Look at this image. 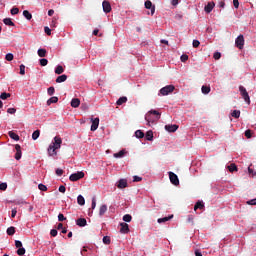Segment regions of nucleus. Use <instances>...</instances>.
I'll return each instance as SVG.
<instances>
[{"instance_id":"f257e3e1","label":"nucleus","mask_w":256,"mask_h":256,"mask_svg":"<svg viewBox=\"0 0 256 256\" xmlns=\"http://www.w3.org/2000/svg\"><path fill=\"white\" fill-rule=\"evenodd\" d=\"M61 143H63L61 137L55 136L54 142H52L48 147V154L50 155V157H53V155H57V149H61Z\"/></svg>"},{"instance_id":"f03ea898","label":"nucleus","mask_w":256,"mask_h":256,"mask_svg":"<svg viewBox=\"0 0 256 256\" xmlns=\"http://www.w3.org/2000/svg\"><path fill=\"white\" fill-rule=\"evenodd\" d=\"M161 119V113L157 110H150L145 115V121H147V125H151V123H157V121Z\"/></svg>"},{"instance_id":"7ed1b4c3","label":"nucleus","mask_w":256,"mask_h":256,"mask_svg":"<svg viewBox=\"0 0 256 256\" xmlns=\"http://www.w3.org/2000/svg\"><path fill=\"white\" fill-rule=\"evenodd\" d=\"M239 91H240L241 97H243L247 105H251V98L249 97V92H247V89L243 86H239Z\"/></svg>"},{"instance_id":"20e7f679","label":"nucleus","mask_w":256,"mask_h":256,"mask_svg":"<svg viewBox=\"0 0 256 256\" xmlns=\"http://www.w3.org/2000/svg\"><path fill=\"white\" fill-rule=\"evenodd\" d=\"M173 91H175V86L167 85L160 89V95H169L170 93H173Z\"/></svg>"},{"instance_id":"39448f33","label":"nucleus","mask_w":256,"mask_h":256,"mask_svg":"<svg viewBox=\"0 0 256 256\" xmlns=\"http://www.w3.org/2000/svg\"><path fill=\"white\" fill-rule=\"evenodd\" d=\"M235 46L238 49H243V47L245 46V38L243 37V35H239L236 40H235Z\"/></svg>"},{"instance_id":"423d86ee","label":"nucleus","mask_w":256,"mask_h":256,"mask_svg":"<svg viewBox=\"0 0 256 256\" xmlns=\"http://www.w3.org/2000/svg\"><path fill=\"white\" fill-rule=\"evenodd\" d=\"M85 177L84 172H76L70 175L69 179L70 181H79V179H83Z\"/></svg>"},{"instance_id":"0eeeda50","label":"nucleus","mask_w":256,"mask_h":256,"mask_svg":"<svg viewBox=\"0 0 256 256\" xmlns=\"http://www.w3.org/2000/svg\"><path fill=\"white\" fill-rule=\"evenodd\" d=\"M168 175L172 185H179V177L177 176V174H175L174 172H168Z\"/></svg>"},{"instance_id":"6e6552de","label":"nucleus","mask_w":256,"mask_h":256,"mask_svg":"<svg viewBox=\"0 0 256 256\" xmlns=\"http://www.w3.org/2000/svg\"><path fill=\"white\" fill-rule=\"evenodd\" d=\"M165 129L168 131V133H175V131H177V129H179V125L168 124V125H165Z\"/></svg>"},{"instance_id":"1a4fd4ad","label":"nucleus","mask_w":256,"mask_h":256,"mask_svg":"<svg viewBox=\"0 0 256 256\" xmlns=\"http://www.w3.org/2000/svg\"><path fill=\"white\" fill-rule=\"evenodd\" d=\"M120 233H123L124 235H127L129 233V224L122 222L120 223Z\"/></svg>"},{"instance_id":"9d476101","label":"nucleus","mask_w":256,"mask_h":256,"mask_svg":"<svg viewBox=\"0 0 256 256\" xmlns=\"http://www.w3.org/2000/svg\"><path fill=\"white\" fill-rule=\"evenodd\" d=\"M145 8L151 10V15H155V6L153 5V2L150 0H147L145 2Z\"/></svg>"},{"instance_id":"9b49d317","label":"nucleus","mask_w":256,"mask_h":256,"mask_svg":"<svg viewBox=\"0 0 256 256\" xmlns=\"http://www.w3.org/2000/svg\"><path fill=\"white\" fill-rule=\"evenodd\" d=\"M102 7L104 13H111V3H109V1H103Z\"/></svg>"},{"instance_id":"f8f14e48","label":"nucleus","mask_w":256,"mask_h":256,"mask_svg":"<svg viewBox=\"0 0 256 256\" xmlns=\"http://www.w3.org/2000/svg\"><path fill=\"white\" fill-rule=\"evenodd\" d=\"M215 9V2H208V4L204 7L205 13H211Z\"/></svg>"},{"instance_id":"ddd939ff","label":"nucleus","mask_w":256,"mask_h":256,"mask_svg":"<svg viewBox=\"0 0 256 256\" xmlns=\"http://www.w3.org/2000/svg\"><path fill=\"white\" fill-rule=\"evenodd\" d=\"M15 149H16L15 159H16V161H19V159H21V155H22L21 145L16 144Z\"/></svg>"},{"instance_id":"4468645a","label":"nucleus","mask_w":256,"mask_h":256,"mask_svg":"<svg viewBox=\"0 0 256 256\" xmlns=\"http://www.w3.org/2000/svg\"><path fill=\"white\" fill-rule=\"evenodd\" d=\"M99 128V118L92 119L91 131H97Z\"/></svg>"},{"instance_id":"2eb2a0df","label":"nucleus","mask_w":256,"mask_h":256,"mask_svg":"<svg viewBox=\"0 0 256 256\" xmlns=\"http://www.w3.org/2000/svg\"><path fill=\"white\" fill-rule=\"evenodd\" d=\"M81 105V100H79V98H73L71 100V107H73L74 109H77V107H79Z\"/></svg>"},{"instance_id":"dca6fc26","label":"nucleus","mask_w":256,"mask_h":256,"mask_svg":"<svg viewBox=\"0 0 256 256\" xmlns=\"http://www.w3.org/2000/svg\"><path fill=\"white\" fill-rule=\"evenodd\" d=\"M76 225H78V227H85L87 225V219H85V218L77 219Z\"/></svg>"},{"instance_id":"f3484780","label":"nucleus","mask_w":256,"mask_h":256,"mask_svg":"<svg viewBox=\"0 0 256 256\" xmlns=\"http://www.w3.org/2000/svg\"><path fill=\"white\" fill-rule=\"evenodd\" d=\"M118 189H125L127 187V180L120 179L117 184Z\"/></svg>"},{"instance_id":"a211bd4d","label":"nucleus","mask_w":256,"mask_h":256,"mask_svg":"<svg viewBox=\"0 0 256 256\" xmlns=\"http://www.w3.org/2000/svg\"><path fill=\"white\" fill-rule=\"evenodd\" d=\"M4 25H8L9 27H15V23L13 22V20H11V18H5L3 20Z\"/></svg>"},{"instance_id":"6ab92c4d","label":"nucleus","mask_w":256,"mask_h":256,"mask_svg":"<svg viewBox=\"0 0 256 256\" xmlns=\"http://www.w3.org/2000/svg\"><path fill=\"white\" fill-rule=\"evenodd\" d=\"M67 81V75L63 74L56 78V83H65Z\"/></svg>"},{"instance_id":"aec40b11","label":"nucleus","mask_w":256,"mask_h":256,"mask_svg":"<svg viewBox=\"0 0 256 256\" xmlns=\"http://www.w3.org/2000/svg\"><path fill=\"white\" fill-rule=\"evenodd\" d=\"M8 135H9L10 139H13L14 141H19V136L17 135V133H15L13 131H9Z\"/></svg>"},{"instance_id":"412c9836","label":"nucleus","mask_w":256,"mask_h":256,"mask_svg":"<svg viewBox=\"0 0 256 256\" xmlns=\"http://www.w3.org/2000/svg\"><path fill=\"white\" fill-rule=\"evenodd\" d=\"M105 213H107V205H102L100 206V209H99V215L100 217H103V215H105Z\"/></svg>"},{"instance_id":"4be33fe9","label":"nucleus","mask_w":256,"mask_h":256,"mask_svg":"<svg viewBox=\"0 0 256 256\" xmlns=\"http://www.w3.org/2000/svg\"><path fill=\"white\" fill-rule=\"evenodd\" d=\"M171 219H173V214L168 217L159 218L158 223H167V221H171Z\"/></svg>"},{"instance_id":"5701e85b","label":"nucleus","mask_w":256,"mask_h":256,"mask_svg":"<svg viewBox=\"0 0 256 256\" xmlns=\"http://www.w3.org/2000/svg\"><path fill=\"white\" fill-rule=\"evenodd\" d=\"M197 209H205V204L201 201H198L194 206V211H197Z\"/></svg>"},{"instance_id":"b1692460","label":"nucleus","mask_w":256,"mask_h":256,"mask_svg":"<svg viewBox=\"0 0 256 256\" xmlns=\"http://www.w3.org/2000/svg\"><path fill=\"white\" fill-rule=\"evenodd\" d=\"M23 16H24L25 19H27L28 21H31V19H33V15L30 14L29 10H24V11H23Z\"/></svg>"},{"instance_id":"393cba45","label":"nucleus","mask_w":256,"mask_h":256,"mask_svg":"<svg viewBox=\"0 0 256 256\" xmlns=\"http://www.w3.org/2000/svg\"><path fill=\"white\" fill-rule=\"evenodd\" d=\"M38 56L39 57H47V50L45 48L38 49Z\"/></svg>"},{"instance_id":"a878e982","label":"nucleus","mask_w":256,"mask_h":256,"mask_svg":"<svg viewBox=\"0 0 256 256\" xmlns=\"http://www.w3.org/2000/svg\"><path fill=\"white\" fill-rule=\"evenodd\" d=\"M77 203L78 205H81V206L85 205V197H83V195H79L77 197Z\"/></svg>"},{"instance_id":"bb28decb","label":"nucleus","mask_w":256,"mask_h":256,"mask_svg":"<svg viewBox=\"0 0 256 256\" xmlns=\"http://www.w3.org/2000/svg\"><path fill=\"white\" fill-rule=\"evenodd\" d=\"M123 103H127V97H126V96L120 97V98L117 100L116 105H123Z\"/></svg>"},{"instance_id":"cd10ccee","label":"nucleus","mask_w":256,"mask_h":256,"mask_svg":"<svg viewBox=\"0 0 256 256\" xmlns=\"http://www.w3.org/2000/svg\"><path fill=\"white\" fill-rule=\"evenodd\" d=\"M59 101V98L57 96H53L50 99L47 100V105H51L53 103H57Z\"/></svg>"},{"instance_id":"c85d7f7f","label":"nucleus","mask_w":256,"mask_h":256,"mask_svg":"<svg viewBox=\"0 0 256 256\" xmlns=\"http://www.w3.org/2000/svg\"><path fill=\"white\" fill-rule=\"evenodd\" d=\"M65 69H63V66L61 65H58L56 68H55V73L56 75H61L62 73H64Z\"/></svg>"},{"instance_id":"c756f323","label":"nucleus","mask_w":256,"mask_h":256,"mask_svg":"<svg viewBox=\"0 0 256 256\" xmlns=\"http://www.w3.org/2000/svg\"><path fill=\"white\" fill-rule=\"evenodd\" d=\"M202 93L204 95H209V93H211V87H209V86H202Z\"/></svg>"},{"instance_id":"7c9ffc66","label":"nucleus","mask_w":256,"mask_h":256,"mask_svg":"<svg viewBox=\"0 0 256 256\" xmlns=\"http://www.w3.org/2000/svg\"><path fill=\"white\" fill-rule=\"evenodd\" d=\"M39 135H41V131L40 130L34 131L33 134H32V139L34 141H37V139H39Z\"/></svg>"},{"instance_id":"2f4dec72","label":"nucleus","mask_w":256,"mask_h":256,"mask_svg":"<svg viewBox=\"0 0 256 256\" xmlns=\"http://www.w3.org/2000/svg\"><path fill=\"white\" fill-rule=\"evenodd\" d=\"M232 117H234V119H239V117H241V111L239 110H233V112L231 113Z\"/></svg>"},{"instance_id":"473e14b6","label":"nucleus","mask_w":256,"mask_h":256,"mask_svg":"<svg viewBox=\"0 0 256 256\" xmlns=\"http://www.w3.org/2000/svg\"><path fill=\"white\" fill-rule=\"evenodd\" d=\"M132 219H133V217L131 216V214H125L123 216V221H125V223H131Z\"/></svg>"},{"instance_id":"72a5a7b5","label":"nucleus","mask_w":256,"mask_h":256,"mask_svg":"<svg viewBox=\"0 0 256 256\" xmlns=\"http://www.w3.org/2000/svg\"><path fill=\"white\" fill-rule=\"evenodd\" d=\"M135 136L137 137V139H143V137H145V133H143V131L141 130H137L135 132Z\"/></svg>"},{"instance_id":"f704fd0d","label":"nucleus","mask_w":256,"mask_h":256,"mask_svg":"<svg viewBox=\"0 0 256 256\" xmlns=\"http://www.w3.org/2000/svg\"><path fill=\"white\" fill-rule=\"evenodd\" d=\"M146 140L153 141V131L150 130L146 133Z\"/></svg>"},{"instance_id":"c9c22d12","label":"nucleus","mask_w":256,"mask_h":256,"mask_svg":"<svg viewBox=\"0 0 256 256\" xmlns=\"http://www.w3.org/2000/svg\"><path fill=\"white\" fill-rule=\"evenodd\" d=\"M7 235H15V227L11 226L9 228H7V231H6Z\"/></svg>"},{"instance_id":"e433bc0d","label":"nucleus","mask_w":256,"mask_h":256,"mask_svg":"<svg viewBox=\"0 0 256 256\" xmlns=\"http://www.w3.org/2000/svg\"><path fill=\"white\" fill-rule=\"evenodd\" d=\"M9 97H11V94H10V93H7V92H3V93L0 95V99H2L3 101H5V99H9Z\"/></svg>"},{"instance_id":"4c0bfd02","label":"nucleus","mask_w":256,"mask_h":256,"mask_svg":"<svg viewBox=\"0 0 256 256\" xmlns=\"http://www.w3.org/2000/svg\"><path fill=\"white\" fill-rule=\"evenodd\" d=\"M124 155H125V150H121V151H119L118 153H115V154H114V157H115L116 159H119V158L123 157Z\"/></svg>"},{"instance_id":"58836bf2","label":"nucleus","mask_w":256,"mask_h":256,"mask_svg":"<svg viewBox=\"0 0 256 256\" xmlns=\"http://www.w3.org/2000/svg\"><path fill=\"white\" fill-rule=\"evenodd\" d=\"M103 244L104 245H110L111 244V238L109 236L103 237Z\"/></svg>"},{"instance_id":"ea45409f","label":"nucleus","mask_w":256,"mask_h":256,"mask_svg":"<svg viewBox=\"0 0 256 256\" xmlns=\"http://www.w3.org/2000/svg\"><path fill=\"white\" fill-rule=\"evenodd\" d=\"M25 253H26V250H25V248H23V246L18 248L17 255L23 256V255H25Z\"/></svg>"},{"instance_id":"a19ab883","label":"nucleus","mask_w":256,"mask_h":256,"mask_svg":"<svg viewBox=\"0 0 256 256\" xmlns=\"http://www.w3.org/2000/svg\"><path fill=\"white\" fill-rule=\"evenodd\" d=\"M49 63V60L42 58L40 59V65L41 67H47V64Z\"/></svg>"},{"instance_id":"79ce46f5","label":"nucleus","mask_w":256,"mask_h":256,"mask_svg":"<svg viewBox=\"0 0 256 256\" xmlns=\"http://www.w3.org/2000/svg\"><path fill=\"white\" fill-rule=\"evenodd\" d=\"M228 170L230 171V173H233V171H237V165L235 164H230L228 166Z\"/></svg>"},{"instance_id":"37998d69","label":"nucleus","mask_w":256,"mask_h":256,"mask_svg":"<svg viewBox=\"0 0 256 256\" xmlns=\"http://www.w3.org/2000/svg\"><path fill=\"white\" fill-rule=\"evenodd\" d=\"M58 230H62V233L65 235L67 233V228H63V223H59L57 226Z\"/></svg>"},{"instance_id":"c03bdc74","label":"nucleus","mask_w":256,"mask_h":256,"mask_svg":"<svg viewBox=\"0 0 256 256\" xmlns=\"http://www.w3.org/2000/svg\"><path fill=\"white\" fill-rule=\"evenodd\" d=\"M48 95H54L55 94V87L51 86L47 90Z\"/></svg>"},{"instance_id":"a18cd8bd","label":"nucleus","mask_w":256,"mask_h":256,"mask_svg":"<svg viewBox=\"0 0 256 256\" xmlns=\"http://www.w3.org/2000/svg\"><path fill=\"white\" fill-rule=\"evenodd\" d=\"M245 137H247V139H251V137H253V132L251 130H246Z\"/></svg>"},{"instance_id":"49530a36","label":"nucleus","mask_w":256,"mask_h":256,"mask_svg":"<svg viewBox=\"0 0 256 256\" xmlns=\"http://www.w3.org/2000/svg\"><path fill=\"white\" fill-rule=\"evenodd\" d=\"M7 113H9L10 115H15V113H17V109H15V108H8L7 109Z\"/></svg>"},{"instance_id":"de8ad7c7","label":"nucleus","mask_w":256,"mask_h":256,"mask_svg":"<svg viewBox=\"0 0 256 256\" xmlns=\"http://www.w3.org/2000/svg\"><path fill=\"white\" fill-rule=\"evenodd\" d=\"M13 54H11V53H8V54H6V56H5V59H6V61H13Z\"/></svg>"},{"instance_id":"09e8293b","label":"nucleus","mask_w":256,"mask_h":256,"mask_svg":"<svg viewBox=\"0 0 256 256\" xmlns=\"http://www.w3.org/2000/svg\"><path fill=\"white\" fill-rule=\"evenodd\" d=\"M11 15H17L19 13V8H12L11 11H10Z\"/></svg>"},{"instance_id":"8fccbe9b","label":"nucleus","mask_w":256,"mask_h":256,"mask_svg":"<svg viewBox=\"0 0 256 256\" xmlns=\"http://www.w3.org/2000/svg\"><path fill=\"white\" fill-rule=\"evenodd\" d=\"M38 189H39L40 191H47V186H46L45 184H39V185H38Z\"/></svg>"},{"instance_id":"3c124183","label":"nucleus","mask_w":256,"mask_h":256,"mask_svg":"<svg viewBox=\"0 0 256 256\" xmlns=\"http://www.w3.org/2000/svg\"><path fill=\"white\" fill-rule=\"evenodd\" d=\"M58 221H60V222L67 221V218L63 214L60 213L58 215Z\"/></svg>"},{"instance_id":"603ef678","label":"nucleus","mask_w":256,"mask_h":256,"mask_svg":"<svg viewBox=\"0 0 256 256\" xmlns=\"http://www.w3.org/2000/svg\"><path fill=\"white\" fill-rule=\"evenodd\" d=\"M192 45L195 49H197V47H199V45H201V42H199V40H193Z\"/></svg>"},{"instance_id":"864d4df0","label":"nucleus","mask_w":256,"mask_h":256,"mask_svg":"<svg viewBox=\"0 0 256 256\" xmlns=\"http://www.w3.org/2000/svg\"><path fill=\"white\" fill-rule=\"evenodd\" d=\"M139 181H143V178L139 177V176H133V182L134 183H139Z\"/></svg>"},{"instance_id":"5fc2aeb1","label":"nucleus","mask_w":256,"mask_h":256,"mask_svg":"<svg viewBox=\"0 0 256 256\" xmlns=\"http://www.w3.org/2000/svg\"><path fill=\"white\" fill-rule=\"evenodd\" d=\"M0 191H7V183L0 184Z\"/></svg>"},{"instance_id":"6e6d98bb","label":"nucleus","mask_w":256,"mask_h":256,"mask_svg":"<svg viewBox=\"0 0 256 256\" xmlns=\"http://www.w3.org/2000/svg\"><path fill=\"white\" fill-rule=\"evenodd\" d=\"M15 247H16L17 249H19V248L23 247V243H22L21 241H19V240H16V241H15Z\"/></svg>"},{"instance_id":"4d7b16f0","label":"nucleus","mask_w":256,"mask_h":256,"mask_svg":"<svg viewBox=\"0 0 256 256\" xmlns=\"http://www.w3.org/2000/svg\"><path fill=\"white\" fill-rule=\"evenodd\" d=\"M180 59H181L182 63H185V61H188L189 56H188L187 54H184V55H182V56L180 57Z\"/></svg>"},{"instance_id":"13d9d810","label":"nucleus","mask_w":256,"mask_h":256,"mask_svg":"<svg viewBox=\"0 0 256 256\" xmlns=\"http://www.w3.org/2000/svg\"><path fill=\"white\" fill-rule=\"evenodd\" d=\"M213 58L217 61V60L221 59V54L219 52H215L213 55Z\"/></svg>"},{"instance_id":"bf43d9fd","label":"nucleus","mask_w":256,"mask_h":256,"mask_svg":"<svg viewBox=\"0 0 256 256\" xmlns=\"http://www.w3.org/2000/svg\"><path fill=\"white\" fill-rule=\"evenodd\" d=\"M20 75H25V65H20Z\"/></svg>"},{"instance_id":"052dcab7","label":"nucleus","mask_w":256,"mask_h":256,"mask_svg":"<svg viewBox=\"0 0 256 256\" xmlns=\"http://www.w3.org/2000/svg\"><path fill=\"white\" fill-rule=\"evenodd\" d=\"M92 209H95V207H97V200L95 199V197L92 198V205H91Z\"/></svg>"},{"instance_id":"680f3d73","label":"nucleus","mask_w":256,"mask_h":256,"mask_svg":"<svg viewBox=\"0 0 256 256\" xmlns=\"http://www.w3.org/2000/svg\"><path fill=\"white\" fill-rule=\"evenodd\" d=\"M64 171L63 169H56V175H58V177H61V175H63Z\"/></svg>"},{"instance_id":"e2e57ef3","label":"nucleus","mask_w":256,"mask_h":256,"mask_svg":"<svg viewBox=\"0 0 256 256\" xmlns=\"http://www.w3.org/2000/svg\"><path fill=\"white\" fill-rule=\"evenodd\" d=\"M50 235H51V237H57V229H52L50 231Z\"/></svg>"},{"instance_id":"0e129e2a","label":"nucleus","mask_w":256,"mask_h":256,"mask_svg":"<svg viewBox=\"0 0 256 256\" xmlns=\"http://www.w3.org/2000/svg\"><path fill=\"white\" fill-rule=\"evenodd\" d=\"M65 191H67V188H65L64 185H61V186L59 187V192H60V193H65Z\"/></svg>"},{"instance_id":"69168bd1","label":"nucleus","mask_w":256,"mask_h":256,"mask_svg":"<svg viewBox=\"0 0 256 256\" xmlns=\"http://www.w3.org/2000/svg\"><path fill=\"white\" fill-rule=\"evenodd\" d=\"M44 32L46 33V35H51V30L49 27H44Z\"/></svg>"},{"instance_id":"338daca9","label":"nucleus","mask_w":256,"mask_h":256,"mask_svg":"<svg viewBox=\"0 0 256 256\" xmlns=\"http://www.w3.org/2000/svg\"><path fill=\"white\" fill-rule=\"evenodd\" d=\"M233 5L235 9H239V0H233Z\"/></svg>"},{"instance_id":"774afa93","label":"nucleus","mask_w":256,"mask_h":256,"mask_svg":"<svg viewBox=\"0 0 256 256\" xmlns=\"http://www.w3.org/2000/svg\"><path fill=\"white\" fill-rule=\"evenodd\" d=\"M248 205H256V198L247 202Z\"/></svg>"}]
</instances>
